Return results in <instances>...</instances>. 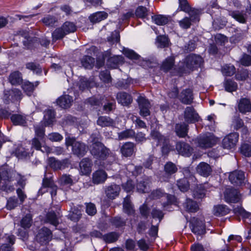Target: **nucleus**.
I'll use <instances>...</instances> for the list:
<instances>
[{
	"label": "nucleus",
	"mask_w": 251,
	"mask_h": 251,
	"mask_svg": "<svg viewBox=\"0 0 251 251\" xmlns=\"http://www.w3.org/2000/svg\"><path fill=\"white\" fill-rule=\"evenodd\" d=\"M203 62L202 57L200 55L191 54L188 56L181 65H179L180 71L182 73H189L201 67Z\"/></svg>",
	"instance_id": "1"
},
{
	"label": "nucleus",
	"mask_w": 251,
	"mask_h": 251,
	"mask_svg": "<svg viewBox=\"0 0 251 251\" xmlns=\"http://www.w3.org/2000/svg\"><path fill=\"white\" fill-rule=\"evenodd\" d=\"M65 144L67 147L72 146V151L74 154L78 156H83L87 151V147L85 144L76 141L74 138H66Z\"/></svg>",
	"instance_id": "2"
},
{
	"label": "nucleus",
	"mask_w": 251,
	"mask_h": 251,
	"mask_svg": "<svg viewBox=\"0 0 251 251\" xmlns=\"http://www.w3.org/2000/svg\"><path fill=\"white\" fill-rule=\"evenodd\" d=\"M90 152L92 155L99 159H105L109 155V150L100 142H93Z\"/></svg>",
	"instance_id": "3"
},
{
	"label": "nucleus",
	"mask_w": 251,
	"mask_h": 251,
	"mask_svg": "<svg viewBox=\"0 0 251 251\" xmlns=\"http://www.w3.org/2000/svg\"><path fill=\"white\" fill-rule=\"evenodd\" d=\"M179 9L180 11H183L191 16H199L204 13V9L191 7L187 0H179V7L173 16L176 15Z\"/></svg>",
	"instance_id": "4"
},
{
	"label": "nucleus",
	"mask_w": 251,
	"mask_h": 251,
	"mask_svg": "<svg viewBox=\"0 0 251 251\" xmlns=\"http://www.w3.org/2000/svg\"><path fill=\"white\" fill-rule=\"evenodd\" d=\"M217 141V138L210 133L208 135H201L194 140L195 143L199 147L204 149L212 147Z\"/></svg>",
	"instance_id": "5"
},
{
	"label": "nucleus",
	"mask_w": 251,
	"mask_h": 251,
	"mask_svg": "<svg viewBox=\"0 0 251 251\" xmlns=\"http://www.w3.org/2000/svg\"><path fill=\"white\" fill-rule=\"evenodd\" d=\"M50 189V195L52 197L56 195L58 187L55 184L54 181L50 178L44 177L42 181V186L39 190V194L43 195L47 192V189Z\"/></svg>",
	"instance_id": "6"
},
{
	"label": "nucleus",
	"mask_w": 251,
	"mask_h": 251,
	"mask_svg": "<svg viewBox=\"0 0 251 251\" xmlns=\"http://www.w3.org/2000/svg\"><path fill=\"white\" fill-rule=\"evenodd\" d=\"M51 238V231L46 227H43L39 229L36 235L37 241L42 245H46Z\"/></svg>",
	"instance_id": "7"
},
{
	"label": "nucleus",
	"mask_w": 251,
	"mask_h": 251,
	"mask_svg": "<svg viewBox=\"0 0 251 251\" xmlns=\"http://www.w3.org/2000/svg\"><path fill=\"white\" fill-rule=\"evenodd\" d=\"M190 228L192 231L197 235H203L205 233V226L202 220L193 218L191 222Z\"/></svg>",
	"instance_id": "8"
},
{
	"label": "nucleus",
	"mask_w": 251,
	"mask_h": 251,
	"mask_svg": "<svg viewBox=\"0 0 251 251\" xmlns=\"http://www.w3.org/2000/svg\"><path fill=\"white\" fill-rule=\"evenodd\" d=\"M137 102L139 104L140 115L144 117L150 115L151 104L149 100L145 98L140 96L137 99Z\"/></svg>",
	"instance_id": "9"
},
{
	"label": "nucleus",
	"mask_w": 251,
	"mask_h": 251,
	"mask_svg": "<svg viewBox=\"0 0 251 251\" xmlns=\"http://www.w3.org/2000/svg\"><path fill=\"white\" fill-rule=\"evenodd\" d=\"M238 140V134L236 133L229 134L223 140L222 146L224 149L228 150L233 148Z\"/></svg>",
	"instance_id": "10"
},
{
	"label": "nucleus",
	"mask_w": 251,
	"mask_h": 251,
	"mask_svg": "<svg viewBox=\"0 0 251 251\" xmlns=\"http://www.w3.org/2000/svg\"><path fill=\"white\" fill-rule=\"evenodd\" d=\"M22 94L20 90L14 88L9 91H5L3 96L4 102L7 104L10 100H21Z\"/></svg>",
	"instance_id": "11"
},
{
	"label": "nucleus",
	"mask_w": 251,
	"mask_h": 251,
	"mask_svg": "<svg viewBox=\"0 0 251 251\" xmlns=\"http://www.w3.org/2000/svg\"><path fill=\"white\" fill-rule=\"evenodd\" d=\"M245 177L244 172L241 170H236L230 173L229 179L234 185H240L244 183Z\"/></svg>",
	"instance_id": "12"
},
{
	"label": "nucleus",
	"mask_w": 251,
	"mask_h": 251,
	"mask_svg": "<svg viewBox=\"0 0 251 251\" xmlns=\"http://www.w3.org/2000/svg\"><path fill=\"white\" fill-rule=\"evenodd\" d=\"M225 200L227 202H237L240 199L238 191L233 188H227L224 193Z\"/></svg>",
	"instance_id": "13"
},
{
	"label": "nucleus",
	"mask_w": 251,
	"mask_h": 251,
	"mask_svg": "<svg viewBox=\"0 0 251 251\" xmlns=\"http://www.w3.org/2000/svg\"><path fill=\"white\" fill-rule=\"evenodd\" d=\"M184 118L186 122L194 123L199 121L200 117L193 107L188 106L184 111Z\"/></svg>",
	"instance_id": "14"
},
{
	"label": "nucleus",
	"mask_w": 251,
	"mask_h": 251,
	"mask_svg": "<svg viewBox=\"0 0 251 251\" xmlns=\"http://www.w3.org/2000/svg\"><path fill=\"white\" fill-rule=\"evenodd\" d=\"M69 161L68 159H64L62 161L56 160L55 158H50L49 159V165L53 170H62L68 167Z\"/></svg>",
	"instance_id": "15"
},
{
	"label": "nucleus",
	"mask_w": 251,
	"mask_h": 251,
	"mask_svg": "<svg viewBox=\"0 0 251 251\" xmlns=\"http://www.w3.org/2000/svg\"><path fill=\"white\" fill-rule=\"evenodd\" d=\"M107 178L106 173L102 170L94 172L92 175V182L95 184L103 183Z\"/></svg>",
	"instance_id": "16"
},
{
	"label": "nucleus",
	"mask_w": 251,
	"mask_h": 251,
	"mask_svg": "<svg viewBox=\"0 0 251 251\" xmlns=\"http://www.w3.org/2000/svg\"><path fill=\"white\" fill-rule=\"evenodd\" d=\"M176 148L179 154L186 156H189L193 151L190 145L184 142L177 143Z\"/></svg>",
	"instance_id": "17"
},
{
	"label": "nucleus",
	"mask_w": 251,
	"mask_h": 251,
	"mask_svg": "<svg viewBox=\"0 0 251 251\" xmlns=\"http://www.w3.org/2000/svg\"><path fill=\"white\" fill-rule=\"evenodd\" d=\"M92 163L87 158H83L79 163L80 172L82 175H89L92 171Z\"/></svg>",
	"instance_id": "18"
},
{
	"label": "nucleus",
	"mask_w": 251,
	"mask_h": 251,
	"mask_svg": "<svg viewBox=\"0 0 251 251\" xmlns=\"http://www.w3.org/2000/svg\"><path fill=\"white\" fill-rule=\"evenodd\" d=\"M180 100L184 104H190L193 102L192 90L189 88L183 90L179 96Z\"/></svg>",
	"instance_id": "19"
},
{
	"label": "nucleus",
	"mask_w": 251,
	"mask_h": 251,
	"mask_svg": "<svg viewBox=\"0 0 251 251\" xmlns=\"http://www.w3.org/2000/svg\"><path fill=\"white\" fill-rule=\"evenodd\" d=\"M120 191L119 185L114 184L107 186L105 188V193L108 199L113 200L119 195Z\"/></svg>",
	"instance_id": "20"
},
{
	"label": "nucleus",
	"mask_w": 251,
	"mask_h": 251,
	"mask_svg": "<svg viewBox=\"0 0 251 251\" xmlns=\"http://www.w3.org/2000/svg\"><path fill=\"white\" fill-rule=\"evenodd\" d=\"M135 146L133 143L126 142L124 144L120 149L123 155L126 157L131 156L135 152Z\"/></svg>",
	"instance_id": "21"
},
{
	"label": "nucleus",
	"mask_w": 251,
	"mask_h": 251,
	"mask_svg": "<svg viewBox=\"0 0 251 251\" xmlns=\"http://www.w3.org/2000/svg\"><path fill=\"white\" fill-rule=\"evenodd\" d=\"M197 172L200 175L207 177L210 175L212 169L208 164L202 162L198 165Z\"/></svg>",
	"instance_id": "22"
},
{
	"label": "nucleus",
	"mask_w": 251,
	"mask_h": 251,
	"mask_svg": "<svg viewBox=\"0 0 251 251\" xmlns=\"http://www.w3.org/2000/svg\"><path fill=\"white\" fill-rule=\"evenodd\" d=\"M238 109L242 113L251 111V102L247 98H241L238 102Z\"/></svg>",
	"instance_id": "23"
},
{
	"label": "nucleus",
	"mask_w": 251,
	"mask_h": 251,
	"mask_svg": "<svg viewBox=\"0 0 251 251\" xmlns=\"http://www.w3.org/2000/svg\"><path fill=\"white\" fill-rule=\"evenodd\" d=\"M8 79L13 85H20L23 81L22 75L19 71H14L9 75Z\"/></svg>",
	"instance_id": "24"
},
{
	"label": "nucleus",
	"mask_w": 251,
	"mask_h": 251,
	"mask_svg": "<svg viewBox=\"0 0 251 251\" xmlns=\"http://www.w3.org/2000/svg\"><path fill=\"white\" fill-rule=\"evenodd\" d=\"M117 99L118 102L123 105H128L132 101L131 96L126 92H120L117 94Z\"/></svg>",
	"instance_id": "25"
},
{
	"label": "nucleus",
	"mask_w": 251,
	"mask_h": 251,
	"mask_svg": "<svg viewBox=\"0 0 251 251\" xmlns=\"http://www.w3.org/2000/svg\"><path fill=\"white\" fill-rule=\"evenodd\" d=\"M4 238L9 244H3L0 247V251H12V246L15 243V236L13 235L6 234Z\"/></svg>",
	"instance_id": "26"
},
{
	"label": "nucleus",
	"mask_w": 251,
	"mask_h": 251,
	"mask_svg": "<svg viewBox=\"0 0 251 251\" xmlns=\"http://www.w3.org/2000/svg\"><path fill=\"white\" fill-rule=\"evenodd\" d=\"M73 98L69 95H64L60 97L57 100L58 105L63 108H67L72 105Z\"/></svg>",
	"instance_id": "27"
},
{
	"label": "nucleus",
	"mask_w": 251,
	"mask_h": 251,
	"mask_svg": "<svg viewBox=\"0 0 251 251\" xmlns=\"http://www.w3.org/2000/svg\"><path fill=\"white\" fill-rule=\"evenodd\" d=\"M230 209L225 205H217L214 207L213 214L216 216H223L229 213Z\"/></svg>",
	"instance_id": "28"
},
{
	"label": "nucleus",
	"mask_w": 251,
	"mask_h": 251,
	"mask_svg": "<svg viewBox=\"0 0 251 251\" xmlns=\"http://www.w3.org/2000/svg\"><path fill=\"white\" fill-rule=\"evenodd\" d=\"M123 210L125 213L128 215H132L134 213V209L131 204L129 196H127L124 199L123 202Z\"/></svg>",
	"instance_id": "29"
},
{
	"label": "nucleus",
	"mask_w": 251,
	"mask_h": 251,
	"mask_svg": "<svg viewBox=\"0 0 251 251\" xmlns=\"http://www.w3.org/2000/svg\"><path fill=\"white\" fill-rule=\"evenodd\" d=\"M59 214L57 215L52 211L49 212L46 215L45 222L46 223H49L55 226H56L59 224Z\"/></svg>",
	"instance_id": "30"
},
{
	"label": "nucleus",
	"mask_w": 251,
	"mask_h": 251,
	"mask_svg": "<svg viewBox=\"0 0 251 251\" xmlns=\"http://www.w3.org/2000/svg\"><path fill=\"white\" fill-rule=\"evenodd\" d=\"M175 130L177 136L183 138L187 135L188 126L185 123L176 124Z\"/></svg>",
	"instance_id": "31"
},
{
	"label": "nucleus",
	"mask_w": 251,
	"mask_h": 251,
	"mask_svg": "<svg viewBox=\"0 0 251 251\" xmlns=\"http://www.w3.org/2000/svg\"><path fill=\"white\" fill-rule=\"evenodd\" d=\"M97 124L102 127L112 126H114V122L109 117L100 116L97 120Z\"/></svg>",
	"instance_id": "32"
},
{
	"label": "nucleus",
	"mask_w": 251,
	"mask_h": 251,
	"mask_svg": "<svg viewBox=\"0 0 251 251\" xmlns=\"http://www.w3.org/2000/svg\"><path fill=\"white\" fill-rule=\"evenodd\" d=\"M55 118L54 111L51 109H48L45 112L44 121L46 126L52 125Z\"/></svg>",
	"instance_id": "33"
},
{
	"label": "nucleus",
	"mask_w": 251,
	"mask_h": 251,
	"mask_svg": "<svg viewBox=\"0 0 251 251\" xmlns=\"http://www.w3.org/2000/svg\"><path fill=\"white\" fill-rule=\"evenodd\" d=\"M184 207L185 210L189 212H196L199 206L198 204L191 199H187L186 202L184 203Z\"/></svg>",
	"instance_id": "34"
},
{
	"label": "nucleus",
	"mask_w": 251,
	"mask_h": 251,
	"mask_svg": "<svg viewBox=\"0 0 251 251\" xmlns=\"http://www.w3.org/2000/svg\"><path fill=\"white\" fill-rule=\"evenodd\" d=\"M149 181L148 179L145 178L138 182L136 188L140 193H146L149 189Z\"/></svg>",
	"instance_id": "35"
},
{
	"label": "nucleus",
	"mask_w": 251,
	"mask_h": 251,
	"mask_svg": "<svg viewBox=\"0 0 251 251\" xmlns=\"http://www.w3.org/2000/svg\"><path fill=\"white\" fill-rule=\"evenodd\" d=\"M81 63L85 69H90L94 66L95 59L89 56H85L82 58Z\"/></svg>",
	"instance_id": "36"
},
{
	"label": "nucleus",
	"mask_w": 251,
	"mask_h": 251,
	"mask_svg": "<svg viewBox=\"0 0 251 251\" xmlns=\"http://www.w3.org/2000/svg\"><path fill=\"white\" fill-rule=\"evenodd\" d=\"M66 35L65 31L63 29V25L61 27L57 28L52 33V37L53 41L62 39Z\"/></svg>",
	"instance_id": "37"
},
{
	"label": "nucleus",
	"mask_w": 251,
	"mask_h": 251,
	"mask_svg": "<svg viewBox=\"0 0 251 251\" xmlns=\"http://www.w3.org/2000/svg\"><path fill=\"white\" fill-rule=\"evenodd\" d=\"M135 135V132L132 129H128L118 133V138L119 140H124L127 138H133Z\"/></svg>",
	"instance_id": "38"
},
{
	"label": "nucleus",
	"mask_w": 251,
	"mask_h": 251,
	"mask_svg": "<svg viewBox=\"0 0 251 251\" xmlns=\"http://www.w3.org/2000/svg\"><path fill=\"white\" fill-rule=\"evenodd\" d=\"M123 57L121 56H114L109 58L108 65L112 68H116L117 65L123 62Z\"/></svg>",
	"instance_id": "39"
},
{
	"label": "nucleus",
	"mask_w": 251,
	"mask_h": 251,
	"mask_svg": "<svg viewBox=\"0 0 251 251\" xmlns=\"http://www.w3.org/2000/svg\"><path fill=\"white\" fill-rule=\"evenodd\" d=\"M234 210L235 213H239L243 217L245 223L251 224V213L246 212L242 208H235Z\"/></svg>",
	"instance_id": "40"
},
{
	"label": "nucleus",
	"mask_w": 251,
	"mask_h": 251,
	"mask_svg": "<svg viewBox=\"0 0 251 251\" xmlns=\"http://www.w3.org/2000/svg\"><path fill=\"white\" fill-rule=\"evenodd\" d=\"M11 120L15 125L25 126L26 124L25 118L21 115H13L11 117Z\"/></svg>",
	"instance_id": "41"
},
{
	"label": "nucleus",
	"mask_w": 251,
	"mask_h": 251,
	"mask_svg": "<svg viewBox=\"0 0 251 251\" xmlns=\"http://www.w3.org/2000/svg\"><path fill=\"white\" fill-rule=\"evenodd\" d=\"M32 223V216L28 214L22 218L21 221V226L25 229L29 228Z\"/></svg>",
	"instance_id": "42"
},
{
	"label": "nucleus",
	"mask_w": 251,
	"mask_h": 251,
	"mask_svg": "<svg viewBox=\"0 0 251 251\" xmlns=\"http://www.w3.org/2000/svg\"><path fill=\"white\" fill-rule=\"evenodd\" d=\"M164 171L168 175H172L177 172V168L175 164L168 162L165 165Z\"/></svg>",
	"instance_id": "43"
},
{
	"label": "nucleus",
	"mask_w": 251,
	"mask_h": 251,
	"mask_svg": "<svg viewBox=\"0 0 251 251\" xmlns=\"http://www.w3.org/2000/svg\"><path fill=\"white\" fill-rule=\"evenodd\" d=\"M224 86L226 90L228 92H232L233 91H235L237 89V83L229 79L226 80L225 82Z\"/></svg>",
	"instance_id": "44"
},
{
	"label": "nucleus",
	"mask_w": 251,
	"mask_h": 251,
	"mask_svg": "<svg viewBox=\"0 0 251 251\" xmlns=\"http://www.w3.org/2000/svg\"><path fill=\"white\" fill-rule=\"evenodd\" d=\"M177 185L182 192L187 191L189 188V183L186 178L180 179L177 181Z\"/></svg>",
	"instance_id": "45"
},
{
	"label": "nucleus",
	"mask_w": 251,
	"mask_h": 251,
	"mask_svg": "<svg viewBox=\"0 0 251 251\" xmlns=\"http://www.w3.org/2000/svg\"><path fill=\"white\" fill-rule=\"evenodd\" d=\"M156 45L159 48H165L169 45V40L165 36H159L156 38Z\"/></svg>",
	"instance_id": "46"
},
{
	"label": "nucleus",
	"mask_w": 251,
	"mask_h": 251,
	"mask_svg": "<svg viewBox=\"0 0 251 251\" xmlns=\"http://www.w3.org/2000/svg\"><path fill=\"white\" fill-rule=\"evenodd\" d=\"M192 18H195V17H184L182 20L179 21V23L180 26L184 29H187L190 27L192 22H194V19H192Z\"/></svg>",
	"instance_id": "47"
},
{
	"label": "nucleus",
	"mask_w": 251,
	"mask_h": 251,
	"mask_svg": "<svg viewBox=\"0 0 251 251\" xmlns=\"http://www.w3.org/2000/svg\"><path fill=\"white\" fill-rule=\"evenodd\" d=\"M58 182L62 185H72L73 180L70 175L64 174L59 178Z\"/></svg>",
	"instance_id": "48"
},
{
	"label": "nucleus",
	"mask_w": 251,
	"mask_h": 251,
	"mask_svg": "<svg viewBox=\"0 0 251 251\" xmlns=\"http://www.w3.org/2000/svg\"><path fill=\"white\" fill-rule=\"evenodd\" d=\"M174 63V58L173 57H169L167 58L163 63L162 69L165 71H168L171 69Z\"/></svg>",
	"instance_id": "49"
},
{
	"label": "nucleus",
	"mask_w": 251,
	"mask_h": 251,
	"mask_svg": "<svg viewBox=\"0 0 251 251\" xmlns=\"http://www.w3.org/2000/svg\"><path fill=\"white\" fill-rule=\"evenodd\" d=\"M205 190L202 185L198 186L194 191V195L196 199H201L205 196Z\"/></svg>",
	"instance_id": "50"
},
{
	"label": "nucleus",
	"mask_w": 251,
	"mask_h": 251,
	"mask_svg": "<svg viewBox=\"0 0 251 251\" xmlns=\"http://www.w3.org/2000/svg\"><path fill=\"white\" fill-rule=\"evenodd\" d=\"M62 25L67 34L74 32L76 29V26L72 22H66Z\"/></svg>",
	"instance_id": "51"
},
{
	"label": "nucleus",
	"mask_w": 251,
	"mask_h": 251,
	"mask_svg": "<svg viewBox=\"0 0 251 251\" xmlns=\"http://www.w3.org/2000/svg\"><path fill=\"white\" fill-rule=\"evenodd\" d=\"M118 238V235L115 232H110L103 236L102 239L106 243L115 242Z\"/></svg>",
	"instance_id": "52"
},
{
	"label": "nucleus",
	"mask_w": 251,
	"mask_h": 251,
	"mask_svg": "<svg viewBox=\"0 0 251 251\" xmlns=\"http://www.w3.org/2000/svg\"><path fill=\"white\" fill-rule=\"evenodd\" d=\"M222 71L223 74L226 76H231L235 73V68L233 65H225Z\"/></svg>",
	"instance_id": "53"
},
{
	"label": "nucleus",
	"mask_w": 251,
	"mask_h": 251,
	"mask_svg": "<svg viewBox=\"0 0 251 251\" xmlns=\"http://www.w3.org/2000/svg\"><path fill=\"white\" fill-rule=\"evenodd\" d=\"M34 85L29 81L25 82L22 85V88L28 96H30L34 90Z\"/></svg>",
	"instance_id": "54"
},
{
	"label": "nucleus",
	"mask_w": 251,
	"mask_h": 251,
	"mask_svg": "<svg viewBox=\"0 0 251 251\" xmlns=\"http://www.w3.org/2000/svg\"><path fill=\"white\" fill-rule=\"evenodd\" d=\"M241 152L246 157L251 156V145L244 144L241 147Z\"/></svg>",
	"instance_id": "55"
},
{
	"label": "nucleus",
	"mask_w": 251,
	"mask_h": 251,
	"mask_svg": "<svg viewBox=\"0 0 251 251\" xmlns=\"http://www.w3.org/2000/svg\"><path fill=\"white\" fill-rule=\"evenodd\" d=\"M126 169L133 175H136L142 172V167L141 166H135L133 164H130L127 166Z\"/></svg>",
	"instance_id": "56"
},
{
	"label": "nucleus",
	"mask_w": 251,
	"mask_h": 251,
	"mask_svg": "<svg viewBox=\"0 0 251 251\" xmlns=\"http://www.w3.org/2000/svg\"><path fill=\"white\" fill-rule=\"evenodd\" d=\"M69 216L72 221L77 222L81 218V211L78 209H72V212L70 214Z\"/></svg>",
	"instance_id": "57"
},
{
	"label": "nucleus",
	"mask_w": 251,
	"mask_h": 251,
	"mask_svg": "<svg viewBox=\"0 0 251 251\" xmlns=\"http://www.w3.org/2000/svg\"><path fill=\"white\" fill-rule=\"evenodd\" d=\"M57 20L55 17H45L42 21L44 24L48 26H52L57 23Z\"/></svg>",
	"instance_id": "58"
},
{
	"label": "nucleus",
	"mask_w": 251,
	"mask_h": 251,
	"mask_svg": "<svg viewBox=\"0 0 251 251\" xmlns=\"http://www.w3.org/2000/svg\"><path fill=\"white\" fill-rule=\"evenodd\" d=\"M162 145V151L163 154L167 155L171 150V147L169 144V141L168 138L165 141H163L162 143H159Z\"/></svg>",
	"instance_id": "59"
},
{
	"label": "nucleus",
	"mask_w": 251,
	"mask_h": 251,
	"mask_svg": "<svg viewBox=\"0 0 251 251\" xmlns=\"http://www.w3.org/2000/svg\"><path fill=\"white\" fill-rule=\"evenodd\" d=\"M123 53L126 56L131 59H137L139 57V55L133 50L128 49H124Z\"/></svg>",
	"instance_id": "60"
},
{
	"label": "nucleus",
	"mask_w": 251,
	"mask_h": 251,
	"mask_svg": "<svg viewBox=\"0 0 251 251\" xmlns=\"http://www.w3.org/2000/svg\"><path fill=\"white\" fill-rule=\"evenodd\" d=\"M151 137L155 140H157L159 143H162V141H165L167 138L161 135V134L156 130H152L151 133Z\"/></svg>",
	"instance_id": "61"
},
{
	"label": "nucleus",
	"mask_w": 251,
	"mask_h": 251,
	"mask_svg": "<svg viewBox=\"0 0 251 251\" xmlns=\"http://www.w3.org/2000/svg\"><path fill=\"white\" fill-rule=\"evenodd\" d=\"M26 68L30 70L33 72H35L36 73H39L41 72V69L39 64L34 63L33 62L27 63L25 65Z\"/></svg>",
	"instance_id": "62"
},
{
	"label": "nucleus",
	"mask_w": 251,
	"mask_h": 251,
	"mask_svg": "<svg viewBox=\"0 0 251 251\" xmlns=\"http://www.w3.org/2000/svg\"><path fill=\"white\" fill-rule=\"evenodd\" d=\"M48 139L52 142H59L63 139V136L58 133L53 132L48 136Z\"/></svg>",
	"instance_id": "63"
},
{
	"label": "nucleus",
	"mask_w": 251,
	"mask_h": 251,
	"mask_svg": "<svg viewBox=\"0 0 251 251\" xmlns=\"http://www.w3.org/2000/svg\"><path fill=\"white\" fill-rule=\"evenodd\" d=\"M86 212L89 215H94L97 212V209L95 205L92 203H87Z\"/></svg>",
	"instance_id": "64"
}]
</instances>
